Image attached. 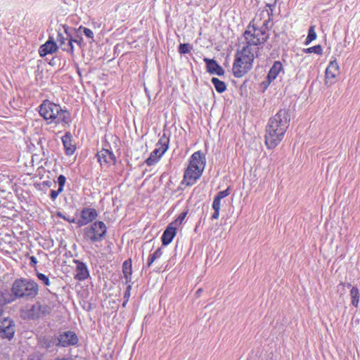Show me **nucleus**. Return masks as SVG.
Here are the masks:
<instances>
[{"mask_svg": "<svg viewBox=\"0 0 360 360\" xmlns=\"http://www.w3.org/2000/svg\"><path fill=\"white\" fill-rule=\"evenodd\" d=\"M186 214H187V212H184L181 213L179 215V217L176 218V219L174 221L172 222L170 224H172V226H176V228L178 226H179L182 224Z\"/></svg>", "mask_w": 360, "mask_h": 360, "instance_id": "7c9ffc66", "label": "nucleus"}, {"mask_svg": "<svg viewBox=\"0 0 360 360\" xmlns=\"http://www.w3.org/2000/svg\"><path fill=\"white\" fill-rule=\"evenodd\" d=\"M169 139L164 133L156 143L155 149L151 152L150 156L146 159V163L148 166L156 164L160 158L167 150L169 147Z\"/></svg>", "mask_w": 360, "mask_h": 360, "instance_id": "0eeeda50", "label": "nucleus"}, {"mask_svg": "<svg viewBox=\"0 0 360 360\" xmlns=\"http://www.w3.org/2000/svg\"><path fill=\"white\" fill-rule=\"evenodd\" d=\"M65 34H66V39H67V41H65V43L61 44L60 46V49L63 51H66V52H68V53H69L70 54H73L74 46H73V44H72V37L67 32L66 29H65Z\"/></svg>", "mask_w": 360, "mask_h": 360, "instance_id": "393cba45", "label": "nucleus"}, {"mask_svg": "<svg viewBox=\"0 0 360 360\" xmlns=\"http://www.w3.org/2000/svg\"><path fill=\"white\" fill-rule=\"evenodd\" d=\"M192 49L193 46L190 44H181L179 46L178 51L181 54H186L188 53Z\"/></svg>", "mask_w": 360, "mask_h": 360, "instance_id": "c85d7f7f", "label": "nucleus"}, {"mask_svg": "<svg viewBox=\"0 0 360 360\" xmlns=\"http://www.w3.org/2000/svg\"><path fill=\"white\" fill-rule=\"evenodd\" d=\"M122 273L124 276L125 283H128L131 281V259H127L122 264Z\"/></svg>", "mask_w": 360, "mask_h": 360, "instance_id": "b1692460", "label": "nucleus"}, {"mask_svg": "<svg viewBox=\"0 0 360 360\" xmlns=\"http://www.w3.org/2000/svg\"><path fill=\"white\" fill-rule=\"evenodd\" d=\"M322 51H323V49H322V47L321 45H316V46H314L312 47L304 49V53H314L318 55L322 54Z\"/></svg>", "mask_w": 360, "mask_h": 360, "instance_id": "c756f323", "label": "nucleus"}, {"mask_svg": "<svg viewBox=\"0 0 360 360\" xmlns=\"http://www.w3.org/2000/svg\"><path fill=\"white\" fill-rule=\"evenodd\" d=\"M37 278L40 281H41L45 285H46V286L50 285L51 283H50L49 278L45 274H41V273H37Z\"/></svg>", "mask_w": 360, "mask_h": 360, "instance_id": "2f4dec72", "label": "nucleus"}, {"mask_svg": "<svg viewBox=\"0 0 360 360\" xmlns=\"http://www.w3.org/2000/svg\"><path fill=\"white\" fill-rule=\"evenodd\" d=\"M38 112L47 124L60 125L67 127L72 122L71 114L60 105L56 104L49 100H44L39 106Z\"/></svg>", "mask_w": 360, "mask_h": 360, "instance_id": "f257e3e1", "label": "nucleus"}, {"mask_svg": "<svg viewBox=\"0 0 360 360\" xmlns=\"http://www.w3.org/2000/svg\"><path fill=\"white\" fill-rule=\"evenodd\" d=\"M107 226L101 221H94L84 229V238L91 243L102 241L106 236Z\"/></svg>", "mask_w": 360, "mask_h": 360, "instance_id": "39448f33", "label": "nucleus"}, {"mask_svg": "<svg viewBox=\"0 0 360 360\" xmlns=\"http://www.w3.org/2000/svg\"><path fill=\"white\" fill-rule=\"evenodd\" d=\"M51 312V308L46 304H41L39 302H37L32 305L30 309V316L32 319L39 318L41 316H46Z\"/></svg>", "mask_w": 360, "mask_h": 360, "instance_id": "dca6fc26", "label": "nucleus"}, {"mask_svg": "<svg viewBox=\"0 0 360 360\" xmlns=\"http://www.w3.org/2000/svg\"><path fill=\"white\" fill-rule=\"evenodd\" d=\"M11 290L16 300H30L38 295L39 285L32 279L20 278L13 281Z\"/></svg>", "mask_w": 360, "mask_h": 360, "instance_id": "20e7f679", "label": "nucleus"}, {"mask_svg": "<svg viewBox=\"0 0 360 360\" xmlns=\"http://www.w3.org/2000/svg\"><path fill=\"white\" fill-rule=\"evenodd\" d=\"M162 255V250L161 248H158L154 253L151 254V256L156 260L160 258Z\"/></svg>", "mask_w": 360, "mask_h": 360, "instance_id": "79ce46f5", "label": "nucleus"}, {"mask_svg": "<svg viewBox=\"0 0 360 360\" xmlns=\"http://www.w3.org/2000/svg\"><path fill=\"white\" fill-rule=\"evenodd\" d=\"M56 340H55L54 338H53V340H44L42 342V347L46 349H49L51 347L56 345Z\"/></svg>", "mask_w": 360, "mask_h": 360, "instance_id": "473e14b6", "label": "nucleus"}, {"mask_svg": "<svg viewBox=\"0 0 360 360\" xmlns=\"http://www.w3.org/2000/svg\"><path fill=\"white\" fill-rule=\"evenodd\" d=\"M340 74L339 65L335 59L330 62L326 70L325 83L326 85H331L335 83V79Z\"/></svg>", "mask_w": 360, "mask_h": 360, "instance_id": "f8f14e48", "label": "nucleus"}, {"mask_svg": "<svg viewBox=\"0 0 360 360\" xmlns=\"http://www.w3.org/2000/svg\"><path fill=\"white\" fill-rule=\"evenodd\" d=\"M66 178L63 175H60L58 177V188L62 189L63 191V187L65 184Z\"/></svg>", "mask_w": 360, "mask_h": 360, "instance_id": "e433bc0d", "label": "nucleus"}, {"mask_svg": "<svg viewBox=\"0 0 360 360\" xmlns=\"http://www.w3.org/2000/svg\"><path fill=\"white\" fill-rule=\"evenodd\" d=\"M58 46L54 41L53 37H49V40L43 45H41L39 49V55L44 57L49 53H53L57 51Z\"/></svg>", "mask_w": 360, "mask_h": 360, "instance_id": "6ab92c4d", "label": "nucleus"}, {"mask_svg": "<svg viewBox=\"0 0 360 360\" xmlns=\"http://www.w3.org/2000/svg\"><path fill=\"white\" fill-rule=\"evenodd\" d=\"M43 355L39 352H34L30 355L28 360H42Z\"/></svg>", "mask_w": 360, "mask_h": 360, "instance_id": "c9c22d12", "label": "nucleus"}, {"mask_svg": "<svg viewBox=\"0 0 360 360\" xmlns=\"http://www.w3.org/2000/svg\"><path fill=\"white\" fill-rule=\"evenodd\" d=\"M16 300L13 292L10 293L8 290L0 291V304L4 305L11 303Z\"/></svg>", "mask_w": 360, "mask_h": 360, "instance_id": "a878e982", "label": "nucleus"}, {"mask_svg": "<svg viewBox=\"0 0 360 360\" xmlns=\"http://www.w3.org/2000/svg\"><path fill=\"white\" fill-rule=\"evenodd\" d=\"M176 226H172V224L168 225L161 238L162 245H167L172 241L176 233Z\"/></svg>", "mask_w": 360, "mask_h": 360, "instance_id": "412c9836", "label": "nucleus"}, {"mask_svg": "<svg viewBox=\"0 0 360 360\" xmlns=\"http://www.w3.org/2000/svg\"><path fill=\"white\" fill-rule=\"evenodd\" d=\"M54 340H56V345L62 347L75 346L77 345L79 342V339L76 333L71 330L56 334L54 335Z\"/></svg>", "mask_w": 360, "mask_h": 360, "instance_id": "6e6552de", "label": "nucleus"}, {"mask_svg": "<svg viewBox=\"0 0 360 360\" xmlns=\"http://www.w3.org/2000/svg\"><path fill=\"white\" fill-rule=\"evenodd\" d=\"M286 131H283L281 127L276 124L268 122L266 128L265 144L269 149L276 148L283 140Z\"/></svg>", "mask_w": 360, "mask_h": 360, "instance_id": "423d86ee", "label": "nucleus"}, {"mask_svg": "<svg viewBox=\"0 0 360 360\" xmlns=\"http://www.w3.org/2000/svg\"><path fill=\"white\" fill-rule=\"evenodd\" d=\"M98 217V212L94 208L85 207L80 212V218L77 221L78 226H84L93 222Z\"/></svg>", "mask_w": 360, "mask_h": 360, "instance_id": "9b49d317", "label": "nucleus"}, {"mask_svg": "<svg viewBox=\"0 0 360 360\" xmlns=\"http://www.w3.org/2000/svg\"><path fill=\"white\" fill-rule=\"evenodd\" d=\"M283 70V65L280 61L274 62L272 67L270 68V70L267 75V80L268 82L270 83L273 80H274L280 72Z\"/></svg>", "mask_w": 360, "mask_h": 360, "instance_id": "5701e85b", "label": "nucleus"}, {"mask_svg": "<svg viewBox=\"0 0 360 360\" xmlns=\"http://www.w3.org/2000/svg\"><path fill=\"white\" fill-rule=\"evenodd\" d=\"M220 207H221V200L214 197L213 202H212V209L220 210Z\"/></svg>", "mask_w": 360, "mask_h": 360, "instance_id": "58836bf2", "label": "nucleus"}, {"mask_svg": "<svg viewBox=\"0 0 360 360\" xmlns=\"http://www.w3.org/2000/svg\"><path fill=\"white\" fill-rule=\"evenodd\" d=\"M30 266H34L38 262L37 258L34 256L30 257Z\"/></svg>", "mask_w": 360, "mask_h": 360, "instance_id": "49530a36", "label": "nucleus"}, {"mask_svg": "<svg viewBox=\"0 0 360 360\" xmlns=\"http://www.w3.org/2000/svg\"><path fill=\"white\" fill-rule=\"evenodd\" d=\"M206 160L201 151L195 152L190 158L188 167L204 171Z\"/></svg>", "mask_w": 360, "mask_h": 360, "instance_id": "2eb2a0df", "label": "nucleus"}, {"mask_svg": "<svg viewBox=\"0 0 360 360\" xmlns=\"http://www.w3.org/2000/svg\"><path fill=\"white\" fill-rule=\"evenodd\" d=\"M58 216L60 218H62V219L66 220L67 221H68L70 223H76L77 224V221H76V219L75 218H70L69 216L66 217L65 215H64L61 212H58Z\"/></svg>", "mask_w": 360, "mask_h": 360, "instance_id": "4c0bfd02", "label": "nucleus"}, {"mask_svg": "<svg viewBox=\"0 0 360 360\" xmlns=\"http://www.w3.org/2000/svg\"><path fill=\"white\" fill-rule=\"evenodd\" d=\"M65 41H67L66 37H65L62 33L58 32L57 34V41L59 44V46L65 43Z\"/></svg>", "mask_w": 360, "mask_h": 360, "instance_id": "ea45409f", "label": "nucleus"}, {"mask_svg": "<svg viewBox=\"0 0 360 360\" xmlns=\"http://www.w3.org/2000/svg\"><path fill=\"white\" fill-rule=\"evenodd\" d=\"M83 30V32L84 34L88 37V38H90V39H93L94 38V32H92L91 30L89 29V28H86V27H84L82 26H80L79 27V30Z\"/></svg>", "mask_w": 360, "mask_h": 360, "instance_id": "72a5a7b5", "label": "nucleus"}, {"mask_svg": "<svg viewBox=\"0 0 360 360\" xmlns=\"http://www.w3.org/2000/svg\"><path fill=\"white\" fill-rule=\"evenodd\" d=\"M230 188H227L226 190L224 191H219L217 195L215 196L216 198H219V200H221L224 198H226V196H228L229 194H230Z\"/></svg>", "mask_w": 360, "mask_h": 360, "instance_id": "f704fd0d", "label": "nucleus"}, {"mask_svg": "<svg viewBox=\"0 0 360 360\" xmlns=\"http://www.w3.org/2000/svg\"><path fill=\"white\" fill-rule=\"evenodd\" d=\"M316 39V33L315 32V26L311 25L309 29L308 35L306 39L305 44H309L312 41Z\"/></svg>", "mask_w": 360, "mask_h": 360, "instance_id": "cd10ccee", "label": "nucleus"}, {"mask_svg": "<svg viewBox=\"0 0 360 360\" xmlns=\"http://www.w3.org/2000/svg\"><path fill=\"white\" fill-rule=\"evenodd\" d=\"M204 61L206 64L207 71L210 74H214L219 76L224 75V70L217 63L215 60L205 58Z\"/></svg>", "mask_w": 360, "mask_h": 360, "instance_id": "f3484780", "label": "nucleus"}, {"mask_svg": "<svg viewBox=\"0 0 360 360\" xmlns=\"http://www.w3.org/2000/svg\"><path fill=\"white\" fill-rule=\"evenodd\" d=\"M74 262L77 264L75 278L78 281L86 279L89 276V272L86 265L79 260H74Z\"/></svg>", "mask_w": 360, "mask_h": 360, "instance_id": "a211bd4d", "label": "nucleus"}, {"mask_svg": "<svg viewBox=\"0 0 360 360\" xmlns=\"http://www.w3.org/2000/svg\"><path fill=\"white\" fill-rule=\"evenodd\" d=\"M290 120V116L289 110L284 108L279 110L274 116L269 119V122L278 125L279 127H281L283 132L287 131Z\"/></svg>", "mask_w": 360, "mask_h": 360, "instance_id": "1a4fd4ad", "label": "nucleus"}, {"mask_svg": "<svg viewBox=\"0 0 360 360\" xmlns=\"http://www.w3.org/2000/svg\"><path fill=\"white\" fill-rule=\"evenodd\" d=\"M203 172L200 169H194L191 167L186 168L184 174V179L182 184L186 186H192L197 180L201 176Z\"/></svg>", "mask_w": 360, "mask_h": 360, "instance_id": "ddd939ff", "label": "nucleus"}, {"mask_svg": "<svg viewBox=\"0 0 360 360\" xmlns=\"http://www.w3.org/2000/svg\"><path fill=\"white\" fill-rule=\"evenodd\" d=\"M211 82L218 93L221 94L226 90V85L225 82L221 81L218 78L213 77L212 78Z\"/></svg>", "mask_w": 360, "mask_h": 360, "instance_id": "bb28decb", "label": "nucleus"}, {"mask_svg": "<svg viewBox=\"0 0 360 360\" xmlns=\"http://www.w3.org/2000/svg\"><path fill=\"white\" fill-rule=\"evenodd\" d=\"M15 332V325L13 320L6 318L0 322V337L11 340Z\"/></svg>", "mask_w": 360, "mask_h": 360, "instance_id": "9d476101", "label": "nucleus"}, {"mask_svg": "<svg viewBox=\"0 0 360 360\" xmlns=\"http://www.w3.org/2000/svg\"><path fill=\"white\" fill-rule=\"evenodd\" d=\"M340 285H342L343 287L347 286V288H352L350 290V293H349V295H350V297L352 300L351 303L354 307H357L359 305V297H360L359 291L358 288L355 286L352 287V284L349 283H341L340 284Z\"/></svg>", "mask_w": 360, "mask_h": 360, "instance_id": "4be33fe9", "label": "nucleus"}, {"mask_svg": "<svg viewBox=\"0 0 360 360\" xmlns=\"http://www.w3.org/2000/svg\"><path fill=\"white\" fill-rule=\"evenodd\" d=\"M98 161L101 165L109 167L111 165H115L116 158L114 153L108 149H102L97 153Z\"/></svg>", "mask_w": 360, "mask_h": 360, "instance_id": "4468645a", "label": "nucleus"}, {"mask_svg": "<svg viewBox=\"0 0 360 360\" xmlns=\"http://www.w3.org/2000/svg\"><path fill=\"white\" fill-rule=\"evenodd\" d=\"M63 191L62 189L58 188L57 191L52 190L50 193V197L53 200H55L58 195Z\"/></svg>", "mask_w": 360, "mask_h": 360, "instance_id": "a19ab883", "label": "nucleus"}, {"mask_svg": "<svg viewBox=\"0 0 360 360\" xmlns=\"http://www.w3.org/2000/svg\"><path fill=\"white\" fill-rule=\"evenodd\" d=\"M155 261V259L150 255L148 259L147 266L150 267Z\"/></svg>", "mask_w": 360, "mask_h": 360, "instance_id": "a18cd8bd", "label": "nucleus"}, {"mask_svg": "<svg viewBox=\"0 0 360 360\" xmlns=\"http://www.w3.org/2000/svg\"><path fill=\"white\" fill-rule=\"evenodd\" d=\"M131 285H129L127 288V290L125 291L124 292V297L125 298H128L130 295V290H131Z\"/></svg>", "mask_w": 360, "mask_h": 360, "instance_id": "de8ad7c7", "label": "nucleus"}, {"mask_svg": "<svg viewBox=\"0 0 360 360\" xmlns=\"http://www.w3.org/2000/svg\"><path fill=\"white\" fill-rule=\"evenodd\" d=\"M202 290L201 288L198 289L197 291H196V295L198 296H199L200 295V293L202 292Z\"/></svg>", "mask_w": 360, "mask_h": 360, "instance_id": "8fccbe9b", "label": "nucleus"}, {"mask_svg": "<svg viewBox=\"0 0 360 360\" xmlns=\"http://www.w3.org/2000/svg\"><path fill=\"white\" fill-rule=\"evenodd\" d=\"M54 360H72V359L70 357H63V358L57 357Z\"/></svg>", "mask_w": 360, "mask_h": 360, "instance_id": "09e8293b", "label": "nucleus"}, {"mask_svg": "<svg viewBox=\"0 0 360 360\" xmlns=\"http://www.w3.org/2000/svg\"><path fill=\"white\" fill-rule=\"evenodd\" d=\"M268 23V20H264L261 26L250 23L243 33L244 46L258 51V46L264 44L269 38Z\"/></svg>", "mask_w": 360, "mask_h": 360, "instance_id": "7ed1b4c3", "label": "nucleus"}, {"mask_svg": "<svg viewBox=\"0 0 360 360\" xmlns=\"http://www.w3.org/2000/svg\"><path fill=\"white\" fill-rule=\"evenodd\" d=\"M255 56H257V51L254 48L243 46L240 50H238L233 65V75L240 78L250 71Z\"/></svg>", "mask_w": 360, "mask_h": 360, "instance_id": "f03ea898", "label": "nucleus"}, {"mask_svg": "<svg viewBox=\"0 0 360 360\" xmlns=\"http://www.w3.org/2000/svg\"><path fill=\"white\" fill-rule=\"evenodd\" d=\"M82 38L77 36L76 38H72V44L75 43L79 48H81L82 46Z\"/></svg>", "mask_w": 360, "mask_h": 360, "instance_id": "37998d69", "label": "nucleus"}, {"mask_svg": "<svg viewBox=\"0 0 360 360\" xmlns=\"http://www.w3.org/2000/svg\"><path fill=\"white\" fill-rule=\"evenodd\" d=\"M214 213L212 215V219H217L219 217V210H214Z\"/></svg>", "mask_w": 360, "mask_h": 360, "instance_id": "c03bdc74", "label": "nucleus"}, {"mask_svg": "<svg viewBox=\"0 0 360 360\" xmlns=\"http://www.w3.org/2000/svg\"><path fill=\"white\" fill-rule=\"evenodd\" d=\"M62 142L64 146L65 154L67 155H72L75 151V146L72 143V134L70 132H66L62 137Z\"/></svg>", "mask_w": 360, "mask_h": 360, "instance_id": "aec40b11", "label": "nucleus"}]
</instances>
